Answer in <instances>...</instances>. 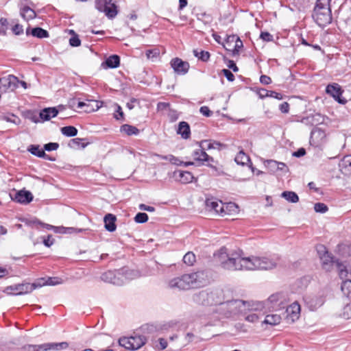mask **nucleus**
I'll return each mask as SVG.
<instances>
[{
    "instance_id": "1",
    "label": "nucleus",
    "mask_w": 351,
    "mask_h": 351,
    "mask_svg": "<svg viewBox=\"0 0 351 351\" xmlns=\"http://www.w3.org/2000/svg\"><path fill=\"white\" fill-rule=\"evenodd\" d=\"M241 252L228 253L225 247L215 254L221 267L227 270H268L275 268L279 258L277 256L243 257Z\"/></svg>"
},
{
    "instance_id": "2",
    "label": "nucleus",
    "mask_w": 351,
    "mask_h": 351,
    "mask_svg": "<svg viewBox=\"0 0 351 351\" xmlns=\"http://www.w3.org/2000/svg\"><path fill=\"white\" fill-rule=\"evenodd\" d=\"M206 280V274L204 271H198L172 278L169 282V287L179 290H188L203 286Z\"/></svg>"
},
{
    "instance_id": "3",
    "label": "nucleus",
    "mask_w": 351,
    "mask_h": 351,
    "mask_svg": "<svg viewBox=\"0 0 351 351\" xmlns=\"http://www.w3.org/2000/svg\"><path fill=\"white\" fill-rule=\"evenodd\" d=\"M260 304H256L254 307V304L251 305L248 302L241 300H223L220 306L216 307L214 311L219 315L226 317H232L240 313H245L247 311H256Z\"/></svg>"
},
{
    "instance_id": "4",
    "label": "nucleus",
    "mask_w": 351,
    "mask_h": 351,
    "mask_svg": "<svg viewBox=\"0 0 351 351\" xmlns=\"http://www.w3.org/2000/svg\"><path fill=\"white\" fill-rule=\"evenodd\" d=\"M192 300L197 304L218 307L225 300V294L223 290L221 289H206L195 293Z\"/></svg>"
},
{
    "instance_id": "5",
    "label": "nucleus",
    "mask_w": 351,
    "mask_h": 351,
    "mask_svg": "<svg viewBox=\"0 0 351 351\" xmlns=\"http://www.w3.org/2000/svg\"><path fill=\"white\" fill-rule=\"evenodd\" d=\"M134 276V271L122 268L119 270H109L103 273L101 276V279L105 282L120 286L123 285L128 280L132 279Z\"/></svg>"
},
{
    "instance_id": "6",
    "label": "nucleus",
    "mask_w": 351,
    "mask_h": 351,
    "mask_svg": "<svg viewBox=\"0 0 351 351\" xmlns=\"http://www.w3.org/2000/svg\"><path fill=\"white\" fill-rule=\"evenodd\" d=\"M193 161L185 162L184 166L191 165L202 166L206 165L212 167L211 163L214 162L213 157L208 155L205 151V147L200 146L198 149L194 150L192 153Z\"/></svg>"
},
{
    "instance_id": "7",
    "label": "nucleus",
    "mask_w": 351,
    "mask_h": 351,
    "mask_svg": "<svg viewBox=\"0 0 351 351\" xmlns=\"http://www.w3.org/2000/svg\"><path fill=\"white\" fill-rule=\"evenodd\" d=\"M206 209L209 211H213L221 216L226 215L228 210L237 209V206L233 203L223 204L215 198H208L205 202Z\"/></svg>"
},
{
    "instance_id": "8",
    "label": "nucleus",
    "mask_w": 351,
    "mask_h": 351,
    "mask_svg": "<svg viewBox=\"0 0 351 351\" xmlns=\"http://www.w3.org/2000/svg\"><path fill=\"white\" fill-rule=\"evenodd\" d=\"M313 18L320 27H325L332 21L330 7L315 6L313 13Z\"/></svg>"
},
{
    "instance_id": "9",
    "label": "nucleus",
    "mask_w": 351,
    "mask_h": 351,
    "mask_svg": "<svg viewBox=\"0 0 351 351\" xmlns=\"http://www.w3.org/2000/svg\"><path fill=\"white\" fill-rule=\"evenodd\" d=\"M40 284L23 283L7 287L5 292L8 294L22 295L32 292L37 287H40Z\"/></svg>"
},
{
    "instance_id": "10",
    "label": "nucleus",
    "mask_w": 351,
    "mask_h": 351,
    "mask_svg": "<svg viewBox=\"0 0 351 351\" xmlns=\"http://www.w3.org/2000/svg\"><path fill=\"white\" fill-rule=\"evenodd\" d=\"M19 83V79L12 75L0 78V91L6 93L14 90Z\"/></svg>"
},
{
    "instance_id": "11",
    "label": "nucleus",
    "mask_w": 351,
    "mask_h": 351,
    "mask_svg": "<svg viewBox=\"0 0 351 351\" xmlns=\"http://www.w3.org/2000/svg\"><path fill=\"white\" fill-rule=\"evenodd\" d=\"M317 251L322 261L323 268L326 271H330L335 265L336 261L329 254L324 245L317 246Z\"/></svg>"
},
{
    "instance_id": "12",
    "label": "nucleus",
    "mask_w": 351,
    "mask_h": 351,
    "mask_svg": "<svg viewBox=\"0 0 351 351\" xmlns=\"http://www.w3.org/2000/svg\"><path fill=\"white\" fill-rule=\"evenodd\" d=\"M285 319L287 323H293L300 315V306L298 302L289 305L285 312Z\"/></svg>"
},
{
    "instance_id": "13",
    "label": "nucleus",
    "mask_w": 351,
    "mask_h": 351,
    "mask_svg": "<svg viewBox=\"0 0 351 351\" xmlns=\"http://www.w3.org/2000/svg\"><path fill=\"white\" fill-rule=\"evenodd\" d=\"M326 92L328 95L332 97L339 104H346L347 100L345 98L341 97L343 90L338 84L334 83L332 84H328L326 86Z\"/></svg>"
},
{
    "instance_id": "14",
    "label": "nucleus",
    "mask_w": 351,
    "mask_h": 351,
    "mask_svg": "<svg viewBox=\"0 0 351 351\" xmlns=\"http://www.w3.org/2000/svg\"><path fill=\"white\" fill-rule=\"evenodd\" d=\"M169 176L172 177L175 181L182 184H188L193 182V174L188 171L177 170L173 173H169Z\"/></svg>"
},
{
    "instance_id": "15",
    "label": "nucleus",
    "mask_w": 351,
    "mask_h": 351,
    "mask_svg": "<svg viewBox=\"0 0 351 351\" xmlns=\"http://www.w3.org/2000/svg\"><path fill=\"white\" fill-rule=\"evenodd\" d=\"M171 65L174 71L179 75H184L186 73L189 69V63L178 58L172 59L171 61Z\"/></svg>"
},
{
    "instance_id": "16",
    "label": "nucleus",
    "mask_w": 351,
    "mask_h": 351,
    "mask_svg": "<svg viewBox=\"0 0 351 351\" xmlns=\"http://www.w3.org/2000/svg\"><path fill=\"white\" fill-rule=\"evenodd\" d=\"M12 199L20 204H27L33 200V195L30 191L20 190L15 193L14 195H11Z\"/></svg>"
},
{
    "instance_id": "17",
    "label": "nucleus",
    "mask_w": 351,
    "mask_h": 351,
    "mask_svg": "<svg viewBox=\"0 0 351 351\" xmlns=\"http://www.w3.org/2000/svg\"><path fill=\"white\" fill-rule=\"evenodd\" d=\"M102 106V102L97 100L88 99L86 102L79 101L77 103V108L82 109L84 108V111L86 112H90L93 111L97 110Z\"/></svg>"
},
{
    "instance_id": "18",
    "label": "nucleus",
    "mask_w": 351,
    "mask_h": 351,
    "mask_svg": "<svg viewBox=\"0 0 351 351\" xmlns=\"http://www.w3.org/2000/svg\"><path fill=\"white\" fill-rule=\"evenodd\" d=\"M130 344H131V350H136L141 348L146 341V339L143 335H134L129 337Z\"/></svg>"
},
{
    "instance_id": "19",
    "label": "nucleus",
    "mask_w": 351,
    "mask_h": 351,
    "mask_svg": "<svg viewBox=\"0 0 351 351\" xmlns=\"http://www.w3.org/2000/svg\"><path fill=\"white\" fill-rule=\"evenodd\" d=\"M339 169L342 173L351 175V155L345 156L340 161Z\"/></svg>"
},
{
    "instance_id": "20",
    "label": "nucleus",
    "mask_w": 351,
    "mask_h": 351,
    "mask_svg": "<svg viewBox=\"0 0 351 351\" xmlns=\"http://www.w3.org/2000/svg\"><path fill=\"white\" fill-rule=\"evenodd\" d=\"M117 217L115 215L108 213L104 218V226L106 230L112 232L116 230L117 226L115 222Z\"/></svg>"
},
{
    "instance_id": "21",
    "label": "nucleus",
    "mask_w": 351,
    "mask_h": 351,
    "mask_svg": "<svg viewBox=\"0 0 351 351\" xmlns=\"http://www.w3.org/2000/svg\"><path fill=\"white\" fill-rule=\"evenodd\" d=\"M58 110L56 107L45 108L40 112V117L44 121H49L51 118L57 116Z\"/></svg>"
},
{
    "instance_id": "22",
    "label": "nucleus",
    "mask_w": 351,
    "mask_h": 351,
    "mask_svg": "<svg viewBox=\"0 0 351 351\" xmlns=\"http://www.w3.org/2000/svg\"><path fill=\"white\" fill-rule=\"evenodd\" d=\"M258 95L259 97L261 99L269 97H273V98L277 99L278 100L282 99V94H280L279 93H276L273 90H268L265 88L259 89L258 91Z\"/></svg>"
},
{
    "instance_id": "23",
    "label": "nucleus",
    "mask_w": 351,
    "mask_h": 351,
    "mask_svg": "<svg viewBox=\"0 0 351 351\" xmlns=\"http://www.w3.org/2000/svg\"><path fill=\"white\" fill-rule=\"evenodd\" d=\"M177 133L180 134L183 138L188 139L191 134V130L189 123L185 121H181L178 125Z\"/></svg>"
},
{
    "instance_id": "24",
    "label": "nucleus",
    "mask_w": 351,
    "mask_h": 351,
    "mask_svg": "<svg viewBox=\"0 0 351 351\" xmlns=\"http://www.w3.org/2000/svg\"><path fill=\"white\" fill-rule=\"evenodd\" d=\"M21 16L26 21L33 19L36 17L35 11L29 6H24L21 10Z\"/></svg>"
},
{
    "instance_id": "25",
    "label": "nucleus",
    "mask_w": 351,
    "mask_h": 351,
    "mask_svg": "<svg viewBox=\"0 0 351 351\" xmlns=\"http://www.w3.org/2000/svg\"><path fill=\"white\" fill-rule=\"evenodd\" d=\"M281 321V317L278 314H269L265 316L264 321L263 322L265 324L271 326H276L280 324Z\"/></svg>"
},
{
    "instance_id": "26",
    "label": "nucleus",
    "mask_w": 351,
    "mask_h": 351,
    "mask_svg": "<svg viewBox=\"0 0 351 351\" xmlns=\"http://www.w3.org/2000/svg\"><path fill=\"white\" fill-rule=\"evenodd\" d=\"M27 150L33 155L36 156L39 158H45L47 154H45V151L40 148L39 145H31Z\"/></svg>"
},
{
    "instance_id": "27",
    "label": "nucleus",
    "mask_w": 351,
    "mask_h": 351,
    "mask_svg": "<svg viewBox=\"0 0 351 351\" xmlns=\"http://www.w3.org/2000/svg\"><path fill=\"white\" fill-rule=\"evenodd\" d=\"M335 265L337 267L338 269L340 278L341 279H346L349 274L346 266L343 263L339 262V261H335Z\"/></svg>"
},
{
    "instance_id": "28",
    "label": "nucleus",
    "mask_w": 351,
    "mask_h": 351,
    "mask_svg": "<svg viewBox=\"0 0 351 351\" xmlns=\"http://www.w3.org/2000/svg\"><path fill=\"white\" fill-rule=\"evenodd\" d=\"M121 132H125L127 135H137L139 133V130L133 125L124 124L121 127Z\"/></svg>"
},
{
    "instance_id": "29",
    "label": "nucleus",
    "mask_w": 351,
    "mask_h": 351,
    "mask_svg": "<svg viewBox=\"0 0 351 351\" xmlns=\"http://www.w3.org/2000/svg\"><path fill=\"white\" fill-rule=\"evenodd\" d=\"M85 141L84 138H75L71 140L69 143V146L73 149H77L80 147L84 148L88 144V143H83Z\"/></svg>"
},
{
    "instance_id": "30",
    "label": "nucleus",
    "mask_w": 351,
    "mask_h": 351,
    "mask_svg": "<svg viewBox=\"0 0 351 351\" xmlns=\"http://www.w3.org/2000/svg\"><path fill=\"white\" fill-rule=\"evenodd\" d=\"M106 64L109 68H117L119 66L120 58L117 55H112L108 58L106 60Z\"/></svg>"
},
{
    "instance_id": "31",
    "label": "nucleus",
    "mask_w": 351,
    "mask_h": 351,
    "mask_svg": "<svg viewBox=\"0 0 351 351\" xmlns=\"http://www.w3.org/2000/svg\"><path fill=\"white\" fill-rule=\"evenodd\" d=\"M31 34L38 38H44L49 37V33L47 30L41 28V27H35L33 28L31 31Z\"/></svg>"
},
{
    "instance_id": "32",
    "label": "nucleus",
    "mask_w": 351,
    "mask_h": 351,
    "mask_svg": "<svg viewBox=\"0 0 351 351\" xmlns=\"http://www.w3.org/2000/svg\"><path fill=\"white\" fill-rule=\"evenodd\" d=\"M281 196L291 203H296L299 201L298 195L293 191H284Z\"/></svg>"
},
{
    "instance_id": "33",
    "label": "nucleus",
    "mask_w": 351,
    "mask_h": 351,
    "mask_svg": "<svg viewBox=\"0 0 351 351\" xmlns=\"http://www.w3.org/2000/svg\"><path fill=\"white\" fill-rule=\"evenodd\" d=\"M238 165H245L250 161V158L243 151H240L234 158Z\"/></svg>"
},
{
    "instance_id": "34",
    "label": "nucleus",
    "mask_w": 351,
    "mask_h": 351,
    "mask_svg": "<svg viewBox=\"0 0 351 351\" xmlns=\"http://www.w3.org/2000/svg\"><path fill=\"white\" fill-rule=\"evenodd\" d=\"M61 132L66 136L73 137L77 135V130L74 126H65L61 128Z\"/></svg>"
},
{
    "instance_id": "35",
    "label": "nucleus",
    "mask_w": 351,
    "mask_h": 351,
    "mask_svg": "<svg viewBox=\"0 0 351 351\" xmlns=\"http://www.w3.org/2000/svg\"><path fill=\"white\" fill-rule=\"evenodd\" d=\"M104 12L108 18L112 19L117 14V7L114 3L107 4Z\"/></svg>"
},
{
    "instance_id": "36",
    "label": "nucleus",
    "mask_w": 351,
    "mask_h": 351,
    "mask_svg": "<svg viewBox=\"0 0 351 351\" xmlns=\"http://www.w3.org/2000/svg\"><path fill=\"white\" fill-rule=\"evenodd\" d=\"M341 289L345 295L351 298V280L346 279L343 280Z\"/></svg>"
},
{
    "instance_id": "37",
    "label": "nucleus",
    "mask_w": 351,
    "mask_h": 351,
    "mask_svg": "<svg viewBox=\"0 0 351 351\" xmlns=\"http://www.w3.org/2000/svg\"><path fill=\"white\" fill-rule=\"evenodd\" d=\"M278 164L279 162L274 160H266L264 161L265 167H267L268 170L273 173L277 172Z\"/></svg>"
},
{
    "instance_id": "38",
    "label": "nucleus",
    "mask_w": 351,
    "mask_h": 351,
    "mask_svg": "<svg viewBox=\"0 0 351 351\" xmlns=\"http://www.w3.org/2000/svg\"><path fill=\"white\" fill-rule=\"evenodd\" d=\"M199 144L200 146L205 147V149L216 148L217 147L221 145V143H220L219 142H217V141L212 142L211 141H209V140L202 141L201 142L199 143Z\"/></svg>"
},
{
    "instance_id": "39",
    "label": "nucleus",
    "mask_w": 351,
    "mask_h": 351,
    "mask_svg": "<svg viewBox=\"0 0 351 351\" xmlns=\"http://www.w3.org/2000/svg\"><path fill=\"white\" fill-rule=\"evenodd\" d=\"M193 53L195 57L198 58V59L201 60L203 62H207L210 58V53L208 51H201L195 49L193 50Z\"/></svg>"
},
{
    "instance_id": "40",
    "label": "nucleus",
    "mask_w": 351,
    "mask_h": 351,
    "mask_svg": "<svg viewBox=\"0 0 351 351\" xmlns=\"http://www.w3.org/2000/svg\"><path fill=\"white\" fill-rule=\"evenodd\" d=\"M195 261V255L192 252H187L183 257L184 263L188 265H193Z\"/></svg>"
},
{
    "instance_id": "41",
    "label": "nucleus",
    "mask_w": 351,
    "mask_h": 351,
    "mask_svg": "<svg viewBox=\"0 0 351 351\" xmlns=\"http://www.w3.org/2000/svg\"><path fill=\"white\" fill-rule=\"evenodd\" d=\"M50 346L52 350L59 351L66 350L69 347V343L66 341L60 343H50Z\"/></svg>"
},
{
    "instance_id": "42",
    "label": "nucleus",
    "mask_w": 351,
    "mask_h": 351,
    "mask_svg": "<svg viewBox=\"0 0 351 351\" xmlns=\"http://www.w3.org/2000/svg\"><path fill=\"white\" fill-rule=\"evenodd\" d=\"M62 283V280L58 277H53V278H49L46 281L43 282L42 284L40 283L42 285H51L54 286L57 285H60Z\"/></svg>"
},
{
    "instance_id": "43",
    "label": "nucleus",
    "mask_w": 351,
    "mask_h": 351,
    "mask_svg": "<svg viewBox=\"0 0 351 351\" xmlns=\"http://www.w3.org/2000/svg\"><path fill=\"white\" fill-rule=\"evenodd\" d=\"M111 0H96L95 7L99 11L104 12L106 9L107 4H110Z\"/></svg>"
},
{
    "instance_id": "44",
    "label": "nucleus",
    "mask_w": 351,
    "mask_h": 351,
    "mask_svg": "<svg viewBox=\"0 0 351 351\" xmlns=\"http://www.w3.org/2000/svg\"><path fill=\"white\" fill-rule=\"evenodd\" d=\"M129 337H121L119 339V345L128 350H131V344Z\"/></svg>"
},
{
    "instance_id": "45",
    "label": "nucleus",
    "mask_w": 351,
    "mask_h": 351,
    "mask_svg": "<svg viewBox=\"0 0 351 351\" xmlns=\"http://www.w3.org/2000/svg\"><path fill=\"white\" fill-rule=\"evenodd\" d=\"M341 316L346 319H351V302L343 308Z\"/></svg>"
},
{
    "instance_id": "46",
    "label": "nucleus",
    "mask_w": 351,
    "mask_h": 351,
    "mask_svg": "<svg viewBox=\"0 0 351 351\" xmlns=\"http://www.w3.org/2000/svg\"><path fill=\"white\" fill-rule=\"evenodd\" d=\"M148 220V215L145 213H138L134 217V221L138 223H143Z\"/></svg>"
},
{
    "instance_id": "47",
    "label": "nucleus",
    "mask_w": 351,
    "mask_h": 351,
    "mask_svg": "<svg viewBox=\"0 0 351 351\" xmlns=\"http://www.w3.org/2000/svg\"><path fill=\"white\" fill-rule=\"evenodd\" d=\"M32 223L34 224L40 225L42 227L45 228L47 230H53L56 232H59L58 229L60 228L59 227L53 226L52 225H49V224H47V223H42V222H40V221H38V220H34V221H32Z\"/></svg>"
},
{
    "instance_id": "48",
    "label": "nucleus",
    "mask_w": 351,
    "mask_h": 351,
    "mask_svg": "<svg viewBox=\"0 0 351 351\" xmlns=\"http://www.w3.org/2000/svg\"><path fill=\"white\" fill-rule=\"evenodd\" d=\"M314 209L317 213H324L328 210V207L325 204L319 202L315 204Z\"/></svg>"
},
{
    "instance_id": "49",
    "label": "nucleus",
    "mask_w": 351,
    "mask_h": 351,
    "mask_svg": "<svg viewBox=\"0 0 351 351\" xmlns=\"http://www.w3.org/2000/svg\"><path fill=\"white\" fill-rule=\"evenodd\" d=\"M167 160L169 161L171 164L180 166L183 165L184 163L182 161H181L178 158L174 156L172 154L168 155Z\"/></svg>"
},
{
    "instance_id": "50",
    "label": "nucleus",
    "mask_w": 351,
    "mask_h": 351,
    "mask_svg": "<svg viewBox=\"0 0 351 351\" xmlns=\"http://www.w3.org/2000/svg\"><path fill=\"white\" fill-rule=\"evenodd\" d=\"M259 314H257L256 313H251L245 317V320L249 322L254 323L259 319Z\"/></svg>"
},
{
    "instance_id": "51",
    "label": "nucleus",
    "mask_w": 351,
    "mask_h": 351,
    "mask_svg": "<svg viewBox=\"0 0 351 351\" xmlns=\"http://www.w3.org/2000/svg\"><path fill=\"white\" fill-rule=\"evenodd\" d=\"M59 147V144L57 143H49L44 145L45 150L47 152L56 150Z\"/></svg>"
},
{
    "instance_id": "52",
    "label": "nucleus",
    "mask_w": 351,
    "mask_h": 351,
    "mask_svg": "<svg viewBox=\"0 0 351 351\" xmlns=\"http://www.w3.org/2000/svg\"><path fill=\"white\" fill-rule=\"evenodd\" d=\"M69 44L72 47H79L81 45V41L77 35L75 34L69 39Z\"/></svg>"
},
{
    "instance_id": "53",
    "label": "nucleus",
    "mask_w": 351,
    "mask_h": 351,
    "mask_svg": "<svg viewBox=\"0 0 351 351\" xmlns=\"http://www.w3.org/2000/svg\"><path fill=\"white\" fill-rule=\"evenodd\" d=\"M260 38L267 42L272 41L274 39V36L267 32H262Z\"/></svg>"
},
{
    "instance_id": "54",
    "label": "nucleus",
    "mask_w": 351,
    "mask_h": 351,
    "mask_svg": "<svg viewBox=\"0 0 351 351\" xmlns=\"http://www.w3.org/2000/svg\"><path fill=\"white\" fill-rule=\"evenodd\" d=\"M115 106L117 108L116 112H117V114H114V117L117 120L123 119V112L122 111L121 107L117 104H115Z\"/></svg>"
},
{
    "instance_id": "55",
    "label": "nucleus",
    "mask_w": 351,
    "mask_h": 351,
    "mask_svg": "<svg viewBox=\"0 0 351 351\" xmlns=\"http://www.w3.org/2000/svg\"><path fill=\"white\" fill-rule=\"evenodd\" d=\"M5 119L7 121H8V122H11V123H14V124H16V125L19 124V123H20V122H21L20 119H19L18 117H16V116H15V115H14V114H12V115H10V116H7V117H5Z\"/></svg>"
},
{
    "instance_id": "56",
    "label": "nucleus",
    "mask_w": 351,
    "mask_h": 351,
    "mask_svg": "<svg viewBox=\"0 0 351 351\" xmlns=\"http://www.w3.org/2000/svg\"><path fill=\"white\" fill-rule=\"evenodd\" d=\"M199 112L206 117H209L213 114V112L210 111L209 108L206 106H202L199 109Z\"/></svg>"
},
{
    "instance_id": "57",
    "label": "nucleus",
    "mask_w": 351,
    "mask_h": 351,
    "mask_svg": "<svg viewBox=\"0 0 351 351\" xmlns=\"http://www.w3.org/2000/svg\"><path fill=\"white\" fill-rule=\"evenodd\" d=\"M222 73L228 81L233 82L234 80V75L230 70L224 69L222 70Z\"/></svg>"
},
{
    "instance_id": "58",
    "label": "nucleus",
    "mask_w": 351,
    "mask_h": 351,
    "mask_svg": "<svg viewBox=\"0 0 351 351\" xmlns=\"http://www.w3.org/2000/svg\"><path fill=\"white\" fill-rule=\"evenodd\" d=\"M159 55V51L157 49H149L146 51V56L148 58H156Z\"/></svg>"
},
{
    "instance_id": "59",
    "label": "nucleus",
    "mask_w": 351,
    "mask_h": 351,
    "mask_svg": "<svg viewBox=\"0 0 351 351\" xmlns=\"http://www.w3.org/2000/svg\"><path fill=\"white\" fill-rule=\"evenodd\" d=\"M12 32L15 35H20L23 33V27L21 25L16 24L12 27Z\"/></svg>"
},
{
    "instance_id": "60",
    "label": "nucleus",
    "mask_w": 351,
    "mask_h": 351,
    "mask_svg": "<svg viewBox=\"0 0 351 351\" xmlns=\"http://www.w3.org/2000/svg\"><path fill=\"white\" fill-rule=\"evenodd\" d=\"M54 243V239L51 235H48L47 238H43V243L46 247L51 246Z\"/></svg>"
},
{
    "instance_id": "61",
    "label": "nucleus",
    "mask_w": 351,
    "mask_h": 351,
    "mask_svg": "<svg viewBox=\"0 0 351 351\" xmlns=\"http://www.w3.org/2000/svg\"><path fill=\"white\" fill-rule=\"evenodd\" d=\"M282 171L283 173H286L289 172V168L285 163L279 162V164H278V166L277 168V171Z\"/></svg>"
},
{
    "instance_id": "62",
    "label": "nucleus",
    "mask_w": 351,
    "mask_h": 351,
    "mask_svg": "<svg viewBox=\"0 0 351 351\" xmlns=\"http://www.w3.org/2000/svg\"><path fill=\"white\" fill-rule=\"evenodd\" d=\"M38 346V351H49L51 350L50 343H46Z\"/></svg>"
},
{
    "instance_id": "63",
    "label": "nucleus",
    "mask_w": 351,
    "mask_h": 351,
    "mask_svg": "<svg viewBox=\"0 0 351 351\" xmlns=\"http://www.w3.org/2000/svg\"><path fill=\"white\" fill-rule=\"evenodd\" d=\"M279 109L282 113H288L289 110V104L287 102H283L279 106Z\"/></svg>"
},
{
    "instance_id": "64",
    "label": "nucleus",
    "mask_w": 351,
    "mask_h": 351,
    "mask_svg": "<svg viewBox=\"0 0 351 351\" xmlns=\"http://www.w3.org/2000/svg\"><path fill=\"white\" fill-rule=\"evenodd\" d=\"M260 82L261 83H262L263 84H269L271 82V79L270 77L267 76V75H262L261 77H260Z\"/></svg>"
}]
</instances>
